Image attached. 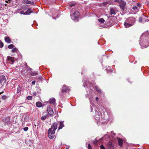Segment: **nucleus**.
Returning a JSON list of instances; mask_svg holds the SVG:
<instances>
[{
  "label": "nucleus",
  "instance_id": "nucleus-62",
  "mask_svg": "<svg viewBox=\"0 0 149 149\" xmlns=\"http://www.w3.org/2000/svg\"><path fill=\"white\" fill-rule=\"evenodd\" d=\"M92 109H93L92 108H91V110H92Z\"/></svg>",
  "mask_w": 149,
  "mask_h": 149
},
{
  "label": "nucleus",
  "instance_id": "nucleus-63",
  "mask_svg": "<svg viewBox=\"0 0 149 149\" xmlns=\"http://www.w3.org/2000/svg\"><path fill=\"white\" fill-rule=\"evenodd\" d=\"M1 139H0V140H1Z\"/></svg>",
  "mask_w": 149,
  "mask_h": 149
},
{
  "label": "nucleus",
  "instance_id": "nucleus-4",
  "mask_svg": "<svg viewBox=\"0 0 149 149\" xmlns=\"http://www.w3.org/2000/svg\"><path fill=\"white\" fill-rule=\"evenodd\" d=\"M94 117L97 121H100L102 119L101 113L97 110L95 111Z\"/></svg>",
  "mask_w": 149,
  "mask_h": 149
},
{
  "label": "nucleus",
  "instance_id": "nucleus-28",
  "mask_svg": "<svg viewBox=\"0 0 149 149\" xmlns=\"http://www.w3.org/2000/svg\"><path fill=\"white\" fill-rule=\"evenodd\" d=\"M1 97L2 99L4 100H6L7 98V96L6 95H3Z\"/></svg>",
  "mask_w": 149,
  "mask_h": 149
},
{
  "label": "nucleus",
  "instance_id": "nucleus-41",
  "mask_svg": "<svg viewBox=\"0 0 149 149\" xmlns=\"http://www.w3.org/2000/svg\"><path fill=\"white\" fill-rule=\"evenodd\" d=\"M28 129V127H25L24 128L23 130L25 131H26Z\"/></svg>",
  "mask_w": 149,
  "mask_h": 149
},
{
  "label": "nucleus",
  "instance_id": "nucleus-34",
  "mask_svg": "<svg viewBox=\"0 0 149 149\" xmlns=\"http://www.w3.org/2000/svg\"><path fill=\"white\" fill-rule=\"evenodd\" d=\"M26 68L29 71H31L32 70V68H30L28 66H27Z\"/></svg>",
  "mask_w": 149,
  "mask_h": 149
},
{
  "label": "nucleus",
  "instance_id": "nucleus-49",
  "mask_svg": "<svg viewBox=\"0 0 149 149\" xmlns=\"http://www.w3.org/2000/svg\"><path fill=\"white\" fill-rule=\"evenodd\" d=\"M24 12L23 11H22L21 12V14H24Z\"/></svg>",
  "mask_w": 149,
  "mask_h": 149
},
{
  "label": "nucleus",
  "instance_id": "nucleus-52",
  "mask_svg": "<svg viewBox=\"0 0 149 149\" xmlns=\"http://www.w3.org/2000/svg\"><path fill=\"white\" fill-rule=\"evenodd\" d=\"M113 71V70H111V71H108V73H109V72L111 73V72Z\"/></svg>",
  "mask_w": 149,
  "mask_h": 149
},
{
  "label": "nucleus",
  "instance_id": "nucleus-11",
  "mask_svg": "<svg viewBox=\"0 0 149 149\" xmlns=\"http://www.w3.org/2000/svg\"><path fill=\"white\" fill-rule=\"evenodd\" d=\"M7 59L8 61H10L11 63H9L11 64H13L14 61L13 58L10 56H8L7 58Z\"/></svg>",
  "mask_w": 149,
  "mask_h": 149
},
{
  "label": "nucleus",
  "instance_id": "nucleus-60",
  "mask_svg": "<svg viewBox=\"0 0 149 149\" xmlns=\"http://www.w3.org/2000/svg\"><path fill=\"white\" fill-rule=\"evenodd\" d=\"M36 94V93H33V94L34 95H35Z\"/></svg>",
  "mask_w": 149,
  "mask_h": 149
},
{
  "label": "nucleus",
  "instance_id": "nucleus-8",
  "mask_svg": "<svg viewBox=\"0 0 149 149\" xmlns=\"http://www.w3.org/2000/svg\"><path fill=\"white\" fill-rule=\"evenodd\" d=\"M126 2L123 1H121L119 3V5L120 8L123 10H124L125 7L126 6Z\"/></svg>",
  "mask_w": 149,
  "mask_h": 149
},
{
  "label": "nucleus",
  "instance_id": "nucleus-31",
  "mask_svg": "<svg viewBox=\"0 0 149 149\" xmlns=\"http://www.w3.org/2000/svg\"><path fill=\"white\" fill-rule=\"evenodd\" d=\"M43 78L41 76L38 77L37 78V79L42 81V80Z\"/></svg>",
  "mask_w": 149,
  "mask_h": 149
},
{
  "label": "nucleus",
  "instance_id": "nucleus-5",
  "mask_svg": "<svg viewBox=\"0 0 149 149\" xmlns=\"http://www.w3.org/2000/svg\"><path fill=\"white\" fill-rule=\"evenodd\" d=\"M126 20L132 26L135 21V19L133 17H130L127 19Z\"/></svg>",
  "mask_w": 149,
  "mask_h": 149
},
{
  "label": "nucleus",
  "instance_id": "nucleus-59",
  "mask_svg": "<svg viewBox=\"0 0 149 149\" xmlns=\"http://www.w3.org/2000/svg\"><path fill=\"white\" fill-rule=\"evenodd\" d=\"M104 120H105L106 119V118L105 117H103V118Z\"/></svg>",
  "mask_w": 149,
  "mask_h": 149
},
{
  "label": "nucleus",
  "instance_id": "nucleus-30",
  "mask_svg": "<svg viewBox=\"0 0 149 149\" xmlns=\"http://www.w3.org/2000/svg\"><path fill=\"white\" fill-rule=\"evenodd\" d=\"M34 2H31V1H29L28 0L27 2V3H26V4H34Z\"/></svg>",
  "mask_w": 149,
  "mask_h": 149
},
{
  "label": "nucleus",
  "instance_id": "nucleus-55",
  "mask_svg": "<svg viewBox=\"0 0 149 149\" xmlns=\"http://www.w3.org/2000/svg\"><path fill=\"white\" fill-rule=\"evenodd\" d=\"M104 139V138H101V139H99V141L100 140H101V139H103H103Z\"/></svg>",
  "mask_w": 149,
  "mask_h": 149
},
{
  "label": "nucleus",
  "instance_id": "nucleus-14",
  "mask_svg": "<svg viewBox=\"0 0 149 149\" xmlns=\"http://www.w3.org/2000/svg\"><path fill=\"white\" fill-rule=\"evenodd\" d=\"M31 8H29L24 13V15H29L30 13H32L33 12L31 10Z\"/></svg>",
  "mask_w": 149,
  "mask_h": 149
},
{
  "label": "nucleus",
  "instance_id": "nucleus-38",
  "mask_svg": "<svg viewBox=\"0 0 149 149\" xmlns=\"http://www.w3.org/2000/svg\"><path fill=\"white\" fill-rule=\"evenodd\" d=\"M100 148L101 149H106L102 145L100 146Z\"/></svg>",
  "mask_w": 149,
  "mask_h": 149
},
{
  "label": "nucleus",
  "instance_id": "nucleus-53",
  "mask_svg": "<svg viewBox=\"0 0 149 149\" xmlns=\"http://www.w3.org/2000/svg\"><path fill=\"white\" fill-rule=\"evenodd\" d=\"M25 117L26 118H29V116L28 115H26L25 116Z\"/></svg>",
  "mask_w": 149,
  "mask_h": 149
},
{
  "label": "nucleus",
  "instance_id": "nucleus-2",
  "mask_svg": "<svg viewBox=\"0 0 149 149\" xmlns=\"http://www.w3.org/2000/svg\"><path fill=\"white\" fill-rule=\"evenodd\" d=\"M57 123H54L51 126V128L49 129L48 131V135L49 139H52L54 137L55 131L57 128Z\"/></svg>",
  "mask_w": 149,
  "mask_h": 149
},
{
  "label": "nucleus",
  "instance_id": "nucleus-12",
  "mask_svg": "<svg viewBox=\"0 0 149 149\" xmlns=\"http://www.w3.org/2000/svg\"><path fill=\"white\" fill-rule=\"evenodd\" d=\"M6 81L5 77L4 75H1L0 76V83H1L3 82Z\"/></svg>",
  "mask_w": 149,
  "mask_h": 149
},
{
  "label": "nucleus",
  "instance_id": "nucleus-47",
  "mask_svg": "<svg viewBox=\"0 0 149 149\" xmlns=\"http://www.w3.org/2000/svg\"><path fill=\"white\" fill-rule=\"evenodd\" d=\"M111 135H113L115 136V134L113 132H111Z\"/></svg>",
  "mask_w": 149,
  "mask_h": 149
},
{
  "label": "nucleus",
  "instance_id": "nucleus-64",
  "mask_svg": "<svg viewBox=\"0 0 149 149\" xmlns=\"http://www.w3.org/2000/svg\"><path fill=\"white\" fill-rule=\"evenodd\" d=\"M65 149H68V148H66Z\"/></svg>",
  "mask_w": 149,
  "mask_h": 149
},
{
  "label": "nucleus",
  "instance_id": "nucleus-6",
  "mask_svg": "<svg viewBox=\"0 0 149 149\" xmlns=\"http://www.w3.org/2000/svg\"><path fill=\"white\" fill-rule=\"evenodd\" d=\"M107 148L108 149H113L114 148V145L112 144V141H110L107 143Z\"/></svg>",
  "mask_w": 149,
  "mask_h": 149
},
{
  "label": "nucleus",
  "instance_id": "nucleus-61",
  "mask_svg": "<svg viewBox=\"0 0 149 149\" xmlns=\"http://www.w3.org/2000/svg\"><path fill=\"white\" fill-rule=\"evenodd\" d=\"M60 95L61 96H63L62 95V94H60Z\"/></svg>",
  "mask_w": 149,
  "mask_h": 149
},
{
  "label": "nucleus",
  "instance_id": "nucleus-7",
  "mask_svg": "<svg viewBox=\"0 0 149 149\" xmlns=\"http://www.w3.org/2000/svg\"><path fill=\"white\" fill-rule=\"evenodd\" d=\"M84 81V82L83 81V86L84 87H85L86 86H87L88 87H89L90 88V89H91V86H91V85L90 83L88 81V80H87V79L85 81Z\"/></svg>",
  "mask_w": 149,
  "mask_h": 149
},
{
  "label": "nucleus",
  "instance_id": "nucleus-21",
  "mask_svg": "<svg viewBox=\"0 0 149 149\" xmlns=\"http://www.w3.org/2000/svg\"><path fill=\"white\" fill-rule=\"evenodd\" d=\"M48 115H46L45 116H43L41 118V120H45V119L48 118Z\"/></svg>",
  "mask_w": 149,
  "mask_h": 149
},
{
  "label": "nucleus",
  "instance_id": "nucleus-1",
  "mask_svg": "<svg viewBox=\"0 0 149 149\" xmlns=\"http://www.w3.org/2000/svg\"><path fill=\"white\" fill-rule=\"evenodd\" d=\"M139 44L143 48L147 47L149 45V33L148 31L142 33L141 36Z\"/></svg>",
  "mask_w": 149,
  "mask_h": 149
},
{
  "label": "nucleus",
  "instance_id": "nucleus-32",
  "mask_svg": "<svg viewBox=\"0 0 149 149\" xmlns=\"http://www.w3.org/2000/svg\"><path fill=\"white\" fill-rule=\"evenodd\" d=\"M17 48H14L12 50V52H15L17 51Z\"/></svg>",
  "mask_w": 149,
  "mask_h": 149
},
{
  "label": "nucleus",
  "instance_id": "nucleus-33",
  "mask_svg": "<svg viewBox=\"0 0 149 149\" xmlns=\"http://www.w3.org/2000/svg\"><path fill=\"white\" fill-rule=\"evenodd\" d=\"M3 44L2 42H0V47L2 48L3 47Z\"/></svg>",
  "mask_w": 149,
  "mask_h": 149
},
{
  "label": "nucleus",
  "instance_id": "nucleus-48",
  "mask_svg": "<svg viewBox=\"0 0 149 149\" xmlns=\"http://www.w3.org/2000/svg\"><path fill=\"white\" fill-rule=\"evenodd\" d=\"M2 7V4L0 3V10Z\"/></svg>",
  "mask_w": 149,
  "mask_h": 149
},
{
  "label": "nucleus",
  "instance_id": "nucleus-51",
  "mask_svg": "<svg viewBox=\"0 0 149 149\" xmlns=\"http://www.w3.org/2000/svg\"><path fill=\"white\" fill-rule=\"evenodd\" d=\"M95 100L96 101H97L98 100V97H96L95 98Z\"/></svg>",
  "mask_w": 149,
  "mask_h": 149
},
{
  "label": "nucleus",
  "instance_id": "nucleus-44",
  "mask_svg": "<svg viewBox=\"0 0 149 149\" xmlns=\"http://www.w3.org/2000/svg\"><path fill=\"white\" fill-rule=\"evenodd\" d=\"M35 83H36V81H33L32 82V84L33 85L35 84Z\"/></svg>",
  "mask_w": 149,
  "mask_h": 149
},
{
  "label": "nucleus",
  "instance_id": "nucleus-10",
  "mask_svg": "<svg viewBox=\"0 0 149 149\" xmlns=\"http://www.w3.org/2000/svg\"><path fill=\"white\" fill-rule=\"evenodd\" d=\"M70 89L65 85H63L62 89V93L64 92H67Z\"/></svg>",
  "mask_w": 149,
  "mask_h": 149
},
{
  "label": "nucleus",
  "instance_id": "nucleus-17",
  "mask_svg": "<svg viewBox=\"0 0 149 149\" xmlns=\"http://www.w3.org/2000/svg\"><path fill=\"white\" fill-rule=\"evenodd\" d=\"M64 126V124L63 123V122H60L59 123V126L58 128V130H59L60 129H62Z\"/></svg>",
  "mask_w": 149,
  "mask_h": 149
},
{
  "label": "nucleus",
  "instance_id": "nucleus-56",
  "mask_svg": "<svg viewBox=\"0 0 149 149\" xmlns=\"http://www.w3.org/2000/svg\"><path fill=\"white\" fill-rule=\"evenodd\" d=\"M8 1H8V0H6V1H5V2H6V3H8Z\"/></svg>",
  "mask_w": 149,
  "mask_h": 149
},
{
  "label": "nucleus",
  "instance_id": "nucleus-43",
  "mask_svg": "<svg viewBox=\"0 0 149 149\" xmlns=\"http://www.w3.org/2000/svg\"><path fill=\"white\" fill-rule=\"evenodd\" d=\"M142 18L141 17H139V22H142Z\"/></svg>",
  "mask_w": 149,
  "mask_h": 149
},
{
  "label": "nucleus",
  "instance_id": "nucleus-40",
  "mask_svg": "<svg viewBox=\"0 0 149 149\" xmlns=\"http://www.w3.org/2000/svg\"><path fill=\"white\" fill-rule=\"evenodd\" d=\"M137 6L139 7H140L141 6V4L139 3H138L137 4Z\"/></svg>",
  "mask_w": 149,
  "mask_h": 149
},
{
  "label": "nucleus",
  "instance_id": "nucleus-27",
  "mask_svg": "<svg viewBox=\"0 0 149 149\" xmlns=\"http://www.w3.org/2000/svg\"><path fill=\"white\" fill-rule=\"evenodd\" d=\"M21 90V88L19 86H18V88H17V93H19L20 92Z\"/></svg>",
  "mask_w": 149,
  "mask_h": 149
},
{
  "label": "nucleus",
  "instance_id": "nucleus-15",
  "mask_svg": "<svg viewBox=\"0 0 149 149\" xmlns=\"http://www.w3.org/2000/svg\"><path fill=\"white\" fill-rule=\"evenodd\" d=\"M118 139L119 145L120 146H122L123 145V141L122 140L119 138H118Z\"/></svg>",
  "mask_w": 149,
  "mask_h": 149
},
{
  "label": "nucleus",
  "instance_id": "nucleus-9",
  "mask_svg": "<svg viewBox=\"0 0 149 149\" xmlns=\"http://www.w3.org/2000/svg\"><path fill=\"white\" fill-rule=\"evenodd\" d=\"M48 114L50 116H52L54 114L52 109L50 106L48 107L47 109Z\"/></svg>",
  "mask_w": 149,
  "mask_h": 149
},
{
  "label": "nucleus",
  "instance_id": "nucleus-37",
  "mask_svg": "<svg viewBox=\"0 0 149 149\" xmlns=\"http://www.w3.org/2000/svg\"><path fill=\"white\" fill-rule=\"evenodd\" d=\"M132 8L134 10H138V8L136 6L133 7Z\"/></svg>",
  "mask_w": 149,
  "mask_h": 149
},
{
  "label": "nucleus",
  "instance_id": "nucleus-22",
  "mask_svg": "<svg viewBox=\"0 0 149 149\" xmlns=\"http://www.w3.org/2000/svg\"><path fill=\"white\" fill-rule=\"evenodd\" d=\"M98 141L97 139L96 138L93 141V143L94 145H96L97 144V142Z\"/></svg>",
  "mask_w": 149,
  "mask_h": 149
},
{
  "label": "nucleus",
  "instance_id": "nucleus-25",
  "mask_svg": "<svg viewBox=\"0 0 149 149\" xmlns=\"http://www.w3.org/2000/svg\"><path fill=\"white\" fill-rule=\"evenodd\" d=\"M98 21L101 23H103L105 21L104 19L102 18L98 19Z\"/></svg>",
  "mask_w": 149,
  "mask_h": 149
},
{
  "label": "nucleus",
  "instance_id": "nucleus-24",
  "mask_svg": "<svg viewBox=\"0 0 149 149\" xmlns=\"http://www.w3.org/2000/svg\"><path fill=\"white\" fill-rule=\"evenodd\" d=\"M76 4V3L74 2H71L69 3V5L70 7H72L74 6Z\"/></svg>",
  "mask_w": 149,
  "mask_h": 149
},
{
  "label": "nucleus",
  "instance_id": "nucleus-35",
  "mask_svg": "<svg viewBox=\"0 0 149 149\" xmlns=\"http://www.w3.org/2000/svg\"><path fill=\"white\" fill-rule=\"evenodd\" d=\"M88 149H92L91 145L89 143L88 145Z\"/></svg>",
  "mask_w": 149,
  "mask_h": 149
},
{
  "label": "nucleus",
  "instance_id": "nucleus-36",
  "mask_svg": "<svg viewBox=\"0 0 149 149\" xmlns=\"http://www.w3.org/2000/svg\"><path fill=\"white\" fill-rule=\"evenodd\" d=\"M32 96H29L27 97V99L28 100H31L32 98Z\"/></svg>",
  "mask_w": 149,
  "mask_h": 149
},
{
  "label": "nucleus",
  "instance_id": "nucleus-16",
  "mask_svg": "<svg viewBox=\"0 0 149 149\" xmlns=\"http://www.w3.org/2000/svg\"><path fill=\"white\" fill-rule=\"evenodd\" d=\"M55 99L54 98H51L49 99V102L50 104H54L55 102Z\"/></svg>",
  "mask_w": 149,
  "mask_h": 149
},
{
  "label": "nucleus",
  "instance_id": "nucleus-57",
  "mask_svg": "<svg viewBox=\"0 0 149 149\" xmlns=\"http://www.w3.org/2000/svg\"><path fill=\"white\" fill-rule=\"evenodd\" d=\"M25 66H26V67H27V64L26 63L25 64Z\"/></svg>",
  "mask_w": 149,
  "mask_h": 149
},
{
  "label": "nucleus",
  "instance_id": "nucleus-50",
  "mask_svg": "<svg viewBox=\"0 0 149 149\" xmlns=\"http://www.w3.org/2000/svg\"><path fill=\"white\" fill-rule=\"evenodd\" d=\"M107 5V3H103V5L104 6H106Z\"/></svg>",
  "mask_w": 149,
  "mask_h": 149
},
{
  "label": "nucleus",
  "instance_id": "nucleus-58",
  "mask_svg": "<svg viewBox=\"0 0 149 149\" xmlns=\"http://www.w3.org/2000/svg\"><path fill=\"white\" fill-rule=\"evenodd\" d=\"M90 94V93L87 94L88 97V96Z\"/></svg>",
  "mask_w": 149,
  "mask_h": 149
},
{
  "label": "nucleus",
  "instance_id": "nucleus-13",
  "mask_svg": "<svg viewBox=\"0 0 149 149\" xmlns=\"http://www.w3.org/2000/svg\"><path fill=\"white\" fill-rule=\"evenodd\" d=\"M124 25L125 27L126 28H128L131 26H132V24H130L129 22L127 21L126 20L124 23Z\"/></svg>",
  "mask_w": 149,
  "mask_h": 149
},
{
  "label": "nucleus",
  "instance_id": "nucleus-23",
  "mask_svg": "<svg viewBox=\"0 0 149 149\" xmlns=\"http://www.w3.org/2000/svg\"><path fill=\"white\" fill-rule=\"evenodd\" d=\"M38 73H37V72L34 71L33 72H31L30 74L31 76H35Z\"/></svg>",
  "mask_w": 149,
  "mask_h": 149
},
{
  "label": "nucleus",
  "instance_id": "nucleus-26",
  "mask_svg": "<svg viewBox=\"0 0 149 149\" xmlns=\"http://www.w3.org/2000/svg\"><path fill=\"white\" fill-rule=\"evenodd\" d=\"M95 88L96 90V91L98 92L99 93H102V91L100 90V89L97 87H96Z\"/></svg>",
  "mask_w": 149,
  "mask_h": 149
},
{
  "label": "nucleus",
  "instance_id": "nucleus-29",
  "mask_svg": "<svg viewBox=\"0 0 149 149\" xmlns=\"http://www.w3.org/2000/svg\"><path fill=\"white\" fill-rule=\"evenodd\" d=\"M14 45L13 44H10L8 45V48L9 49H12L13 48Z\"/></svg>",
  "mask_w": 149,
  "mask_h": 149
},
{
  "label": "nucleus",
  "instance_id": "nucleus-18",
  "mask_svg": "<svg viewBox=\"0 0 149 149\" xmlns=\"http://www.w3.org/2000/svg\"><path fill=\"white\" fill-rule=\"evenodd\" d=\"M5 40L6 42L8 43H10L11 40L8 37H6L5 38Z\"/></svg>",
  "mask_w": 149,
  "mask_h": 149
},
{
  "label": "nucleus",
  "instance_id": "nucleus-45",
  "mask_svg": "<svg viewBox=\"0 0 149 149\" xmlns=\"http://www.w3.org/2000/svg\"><path fill=\"white\" fill-rule=\"evenodd\" d=\"M93 98V97H92V98H91V97H90L89 98V100L90 101V103H91V102H92V98Z\"/></svg>",
  "mask_w": 149,
  "mask_h": 149
},
{
  "label": "nucleus",
  "instance_id": "nucleus-19",
  "mask_svg": "<svg viewBox=\"0 0 149 149\" xmlns=\"http://www.w3.org/2000/svg\"><path fill=\"white\" fill-rule=\"evenodd\" d=\"M110 14L111 15H115L116 14L113 8H111L110 9Z\"/></svg>",
  "mask_w": 149,
  "mask_h": 149
},
{
  "label": "nucleus",
  "instance_id": "nucleus-54",
  "mask_svg": "<svg viewBox=\"0 0 149 149\" xmlns=\"http://www.w3.org/2000/svg\"><path fill=\"white\" fill-rule=\"evenodd\" d=\"M119 1V0H115V1H116V2H117V1Z\"/></svg>",
  "mask_w": 149,
  "mask_h": 149
},
{
  "label": "nucleus",
  "instance_id": "nucleus-39",
  "mask_svg": "<svg viewBox=\"0 0 149 149\" xmlns=\"http://www.w3.org/2000/svg\"><path fill=\"white\" fill-rule=\"evenodd\" d=\"M28 0H23V3H26Z\"/></svg>",
  "mask_w": 149,
  "mask_h": 149
},
{
  "label": "nucleus",
  "instance_id": "nucleus-20",
  "mask_svg": "<svg viewBox=\"0 0 149 149\" xmlns=\"http://www.w3.org/2000/svg\"><path fill=\"white\" fill-rule=\"evenodd\" d=\"M36 105L37 107H40L42 106V103L40 102H38L36 103Z\"/></svg>",
  "mask_w": 149,
  "mask_h": 149
},
{
  "label": "nucleus",
  "instance_id": "nucleus-46",
  "mask_svg": "<svg viewBox=\"0 0 149 149\" xmlns=\"http://www.w3.org/2000/svg\"><path fill=\"white\" fill-rule=\"evenodd\" d=\"M6 119H7V121H6V122H8L9 121V117L6 118Z\"/></svg>",
  "mask_w": 149,
  "mask_h": 149
},
{
  "label": "nucleus",
  "instance_id": "nucleus-42",
  "mask_svg": "<svg viewBox=\"0 0 149 149\" xmlns=\"http://www.w3.org/2000/svg\"><path fill=\"white\" fill-rule=\"evenodd\" d=\"M58 17H59V16L58 15H57V16L56 17H54L53 16V18L54 19H56V18H58Z\"/></svg>",
  "mask_w": 149,
  "mask_h": 149
},
{
  "label": "nucleus",
  "instance_id": "nucleus-3",
  "mask_svg": "<svg viewBox=\"0 0 149 149\" xmlns=\"http://www.w3.org/2000/svg\"><path fill=\"white\" fill-rule=\"evenodd\" d=\"M79 11L76 10L74 13H72V14H71L70 16L72 20L77 21L79 19Z\"/></svg>",
  "mask_w": 149,
  "mask_h": 149
}]
</instances>
